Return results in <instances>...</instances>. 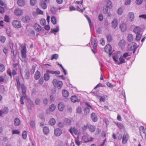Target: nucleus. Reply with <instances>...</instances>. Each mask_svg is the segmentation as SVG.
Listing matches in <instances>:
<instances>
[{
	"mask_svg": "<svg viewBox=\"0 0 146 146\" xmlns=\"http://www.w3.org/2000/svg\"><path fill=\"white\" fill-rule=\"evenodd\" d=\"M13 26L15 28L18 29L21 27V24L20 21L17 20H14L12 22Z\"/></svg>",
	"mask_w": 146,
	"mask_h": 146,
	"instance_id": "7",
	"label": "nucleus"
},
{
	"mask_svg": "<svg viewBox=\"0 0 146 146\" xmlns=\"http://www.w3.org/2000/svg\"><path fill=\"white\" fill-rule=\"evenodd\" d=\"M104 49L105 52L109 53V55H113L115 54V51H112L111 47L109 44H108L105 46Z\"/></svg>",
	"mask_w": 146,
	"mask_h": 146,
	"instance_id": "4",
	"label": "nucleus"
},
{
	"mask_svg": "<svg viewBox=\"0 0 146 146\" xmlns=\"http://www.w3.org/2000/svg\"><path fill=\"white\" fill-rule=\"evenodd\" d=\"M46 23V20L44 19H41L40 21V23L41 25H44Z\"/></svg>",
	"mask_w": 146,
	"mask_h": 146,
	"instance_id": "47",
	"label": "nucleus"
},
{
	"mask_svg": "<svg viewBox=\"0 0 146 146\" xmlns=\"http://www.w3.org/2000/svg\"><path fill=\"white\" fill-rule=\"evenodd\" d=\"M56 108V106L54 104H52L50 106L49 110L51 111H53L55 110Z\"/></svg>",
	"mask_w": 146,
	"mask_h": 146,
	"instance_id": "39",
	"label": "nucleus"
},
{
	"mask_svg": "<svg viewBox=\"0 0 146 146\" xmlns=\"http://www.w3.org/2000/svg\"><path fill=\"white\" fill-rule=\"evenodd\" d=\"M89 125L88 124L84 125L82 127V130L84 131L86 130L88 128V129Z\"/></svg>",
	"mask_w": 146,
	"mask_h": 146,
	"instance_id": "63",
	"label": "nucleus"
},
{
	"mask_svg": "<svg viewBox=\"0 0 146 146\" xmlns=\"http://www.w3.org/2000/svg\"><path fill=\"white\" fill-rule=\"evenodd\" d=\"M108 9L109 8L108 7H105V6L103 8V11L104 13L105 14L107 13Z\"/></svg>",
	"mask_w": 146,
	"mask_h": 146,
	"instance_id": "61",
	"label": "nucleus"
},
{
	"mask_svg": "<svg viewBox=\"0 0 146 146\" xmlns=\"http://www.w3.org/2000/svg\"><path fill=\"white\" fill-rule=\"evenodd\" d=\"M21 46L22 47V49L21 50V52L22 55H26V53L27 52L26 50V44H22Z\"/></svg>",
	"mask_w": 146,
	"mask_h": 146,
	"instance_id": "13",
	"label": "nucleus"
},
{
	"mask_svg": "<svg viewBox=\"0 0 146 146\" xmlns=\"http://www.w3.org/2000/svg\"><path fill=\"white\" fill-rule=\"evenodd\" d=\"M56 123V121L54 118L51 119L50 120V123L51 125H54Z\"/></svg>",
	"mask_w": 146,
	"mask_h": 146,
	"instance_id": "53",
	"label": "nucleus"
},
{
	"mask_svg": "<svg viewBox=\"0 0 146 146\" xmlns=\"http://www.w3.org/2000/svg\"><path fill=\"white\" fill-rule=\"evenodd\" d=\"M137 34L135 40L136 41H138L140 40L142 35L140 33H138Z\"/></svg>",
	"mask_w": 146,
	"mask_h": 146,
	"instance_id": "43",
	"label": "nucleus"
},
{
	"mask_svg": "<svg viewBox=\"0 0 146 146\" xmlns=\"http://www.w3.org/2000/svg\"><path fill=\"white\" fill-rule=\"evenodd\" d=\"M57 9L55 7H52L50 9V11L52 13H55L57 11Z\"/></svg>",
	"mask_w": 146,
	"mask_h": 146,
	"instance_id": "46",
	"label": "nucleus"
},
{
	"mask_svg": "<svg viewBox=\"0 0 146 146\" xmlns=\"http://www.w3.org/2000/svg\"><path fill=\"white\" fill-rule=\"evenodd\" d=\"M46 72L48 74H51L58 75L60 73V72L59 71H52L51 70H47Z\"/></svg>",
	"mask_w": 146,
	"mask_h": 146,
	"instance_id": "27",
	"label": "nucleus"
},
{
	"mask_svg": "<svg viewBox=\"0 0 146 146\" xmlns=\"http://www.w3.org/2000/svg\"><path fill=\"white\" fill-rule=\"evenodd\" d=\"M34 28L35 30L37 32H40L42 30L41 27L37 23H35L34 25Z\"/></svg>",
	"mask_w": 146,
	"mask_h": 146,
	"instance_id": "14",
	"label": "nucleus"
},
{
	"mask_svg": "<svg viewBox=\"0 0 146 146\" xmlns=\"http://www.w3.org/2000/svg\"><path fill=\"white\" fill-rule=\"evenodd\" d=\"M85 17H86V18L87 19L88 21V23H89V25H90V28H91V27L92 26V23L91 21V20H90V19L89 18V17L87 15H85Z\"/></svg>",
	"mask_w": 146,
	"mask_h": 146,
	"instance_id": "50",
	"label": "nucleus"
},
{
	"mask_svg": "<svg viewBox=\"0 0 146 146\" xmlns=\"http://www.w3.org/2000/svg\"><path fill=\"white\" fill-rule=\"evenodd\" d=\"M91 117L92 120L96 122L98 120V117L94 113H92L91 115Z\"/></svg>",
	"mask_w": 146,
	"mask_h": 146,
	"instance_id": "24",
	"label": "nucleus"
},
{
	"mask_svg": "<svg viewBox=\"0 0 146 146\" xmlns=\"http://www.w3.org/2000/svg\"><path fill=\"white\" fill-rule=\"evenodd\" d=\"M125 40L124 39L121 40L118 44L119 47L121 48V49H123L125 47Z\"/></svg>",
	"mask_w": 146,
	"mask_h": 146,
	"instance_id": "15",
	"label": "nucleus"
},
{
	"mask_svg": "<svg viewBox=\"0 0 146 146\" xmlns=\"http://www.w3.org/2000/svg\"><path fill=\"white\" fill-rule=\"evenodd\" d=\"M120 28L121 32H124L127 30V25L124 23L121 24L120 26Z\"/></svg>",
	"mask_w": 146,
	"mask_h": 146,
	"instance_id": "23",
	"label": "nucleus"
},
{
	"mask_svg": "<svg viewBox=\"0 0 146 146\" xmlns=\"http://www.w3.org/2000/svg\"><path fill=\"white\" fill-rule=\"evenodd\" d=\"M107 38L108 42H111L112 40V38L111 36L110 35H107Z\"/></svg>",
	"mask_w": 146,
	"mask_h": 146,
	"instance_id": "59",
	"label": "nucleus"
},
{
	"mask_svg": "<svg viewBox=\"0 0 146 146\" xmlns=\"http://www.w3.org/2000/svg\"><path fill=\"white\" fill-rule=\"evenodd\" d=\"M45 2L43 0H42L40 2V6L44 9H45L47 8V5Z\"/></svg>",
	"mask_w": 146,
	"mask_h": 146,
	"instance_id": "19",
	"label": "nucleus"
},
{
	"mask_svg": "<svg viewBox=\"0 0 146 146\" xmlns=\"http://www.w3.org/2000/svg\"><path fill=\"white\" fill-rule=\"evenodd\" d=\"M71 100L72 102H73L80 101V100L78 99L77 97L75 96H72L71 98Z\"/></svg>",
	"mask_w": 146,
	"mask_h": 146,
	"instance_id": "32",
	"label": "nucleus"
},
{
	"mask_svg": "<svg viewBox=\"0 0 146 146\" xmlns=\"http://www.w3.org/2000/svg\"><path fill=\"white\" fill-rule=\"evenodd\" d=\"M5 70V67L4 65L1 64H0V72H3Z\"/></svg>",
	"mask_w": 146,
	"mask_h": 146,
	"instance_id": "55",
	"label": "nucleus"
},
{
	"mask_svg": "<svg viewBox=\"0 0 146 146\" xmlns=\"http://www.w3.org/2000/svg\"><path fill=\"white\" fill-rule=\"evenodd\" d=\"M90 110L88 108H86L84 110V113L85 115H87L90 112Z\"/></svg>",
	"mask_w": 146,
	"mask_h": 146,
	"instance_id": "51",
	"label": "nucleus"
},
{
	"mask_svg": "<svg viewBox=\"0 0 146 146\" xmlns=\"http://www.w3.org/2000/svg\"><path fill=\"white\" fill-rule=\"evenodd\" d=\"M4 21L8 23L10 22V18L7 15H5L4 17Z\"/></svg>",
	"mask_w": 146,
	"mask_h": 146,
	"instance_id": "48",
	"label": "nucleus"
},
{
	"mask_svg": "<svg viewBox=\"0 0 146 146\" xmlns=\"http://www.w3.org/2000/svg\"><path fill=\"white\" fill-rule=\"evenodd\" d=\"M30 4L32 6L35 5L37 3L36 0H30Z\"/></svg>",
	"mask_w": 146,
	"mask_h": 146,
	"instance_id": "49",
	"label": "nucleus"
},
{
	"mask_svg": "<svg viewBox=\"0 0 146 146\" xmlns=\"http://www.w3.org/2000/svg\"><path fill=\"white\" fill-rule=\"evenodd\" d=\"M127 38V40L129 42H131L133 40V36L131 34H128Z\"/></svg>",
	"mask_w": 146,
	"mask_h": 146,
	"instance_id": "35",
	"label": "nucleus"
},
{
	"mask_svg": "<svg viewBox=\"0 0 146 146\" xmlns=\"http://www.w3.org/2000/svg\"><path fill=\"white\" fill-rule=\"evenodd\" d=\"M44 78L45 81H48L49 79L50 76L48 74L46 73L44 74Z\"/></svg>",
	"mask_w": 146,
	"mask_h": 146,
	"instance_id": "45",
	"label": "nucleus"
},
{
	"mask_svg": "<svg viewBox=\"0 0 146 146\" xmlns=\"http://www.w3.org/2000/svg\"><path fill=\"white\" fill-rule=\"evenodd\" d=\"M9 112V109L7 107H5L3 110H0V116L4 114H6Z\"/></svg>",
	"mask_w": 146,
	"mask_h": 146,
	"instance_id": "17",
	"label": "nucleus"
},
{
	"mask_svg": "<svg viewBox=\"0 0 146 146\" xmlns=\"http://www.w3.org/2000/svg\"><path fill=\"white\" fill-rule=\"evenodd\" d=\"M59 31V26H57L55 28L51 29L50 31L51 33H53L54 35H56V33L58 32Z\"/></svg>",
	"mask_w": 146,
	"mask_h": 146,
	"instance_id": "33",
	"label": "nucleus"
},
{
	"mask_svg": "<svg viewBox=\"0 0 146 146\" xmlns=\"http://www.w3.org/2000/svg\"><path fill=\"white\" fill-rule=\"evenodd\" d=\"M35 31L33 30L31 31L29 34V36L31 38H32L35 36Z\"/></svg>",
	"mask_w": 146,
	"mask_h": 146,
	"instance_id": "44",
	"label": "nucleus"
},
{
	"mask_svg": "<svg viewBox=\"0 0 146 146\" xmlns=\"http://www.w3.org/2000/svg\"><path fill=\"white\" fill-rule=\"evenodd\" d=\"M104 4L105 5V6L108 7L109 9H111L112 7V5L111 2L109 0H107L104 2Z\"/></svg>",
	"mask_w": 146,
	"mask_h": 146,
	"instance_id": "12",
	"label": "nucleus"
},
{
	"mask_svg": "<svg viewBox=\"0 0 146 146\" xmlns=\"http://www.w3.org/2000/svg\"><path fill=\"white\" fill-rule=\"evenodd\" d=\"M53 85L58 89L61 88L62 86V83L61 81H58L56 79H54L52 81Z\"/></svg>",
	"mask_w": 146,
	"mask_h": 146,
	"instance_id": "5",
	"label": "nucleus"
},
{
	"mask_svg": "<svg viewBox=\"0 0 146 146\" xmlns=\"http://www.w3.org/2000/svg\"><path fill=\"white\" fill-rule=\"evenodd\" d=\"M139 130L140 132H143V133H145V135H146V133L145 132V128L143 126H141L139 128Z\"/></svg>",
	"mask_w": 146,
	"mask_h": 146,
	"instance_id": "52",
	"label": "nucleus"
},
{
	"mask_svg": "<svg viewBox=\"0 0 146 146\" xmlns=\"http://www.w3.org/2000/svg\"><path fill=\"white\" fill-rule=\"evenodd\" d=\"M123 9L122 7L119 8L117 10V13L119 15H121L123 11Z\"/></svg>",
	"mask_w": 146,
	"mask_h": 146,
	"instance_id": "41",
	"label": "nucleus"
},
{
	"mask_svg": "<svg viewBox=\"0 0 146 146\" xmlns=\"http://www.w3.org/2000/svg\"><path fill=\"white\" fill-rule=\"evenodd\" d=\"M9 46L10 48L11 49V54H13V55H17V50H14L13 49L14 46L13 43L11 42H10Z\"/></svg>",
	"mask_w": 146,
	"mask_h": 146,
	"instance_id": "10",
	"label": "nucleus"
},
{
	"mask_svg": "<svg viewBox=\"0 0 146 146\" xmlns=\"http://www.w3.org/2000/svg\"><path fill=\"white\" fill-rule=\"evenodd\" d=\"M35 102L36 104L39 105L40 104L41 101L40 99L39 98H36L35 100Z\"/></svg>",
	"mask_w": 146,
	"mask_h": 146,
	"instance_id": "60",
	"label": "nucleus"
},
{
	"mask_svg": "<svg viewBox=\"0 0 146 146\" xmlns=\"http://www.w3.org/2000/svg\"><path fill=\"white\" fill-rule=\"evenodd\" d=\"M62 133V130L59 129L57 128L54 130V134L56 136H60Z\"/></svg>",
	"mask_w": 146,
	"mask_h": 146,
	"instance_id": "16",
	"label": "nucleus"
},
{
	"mask_svg": "<svg viewBox=\"0 0 146 146\" xmlns=\"http://www.w3.org/2000/svg\"><path fill=\"white\" fill-rule=\"evenodd\" d=\"M51 21L54 24H56V19L55 17H52L51 18Z\"/></svg>",
	"mask_w": 146,
	"mask_h": 146,
	"instance_id": "54",
	"label": "nucleus"
},
{
	"mask_svg": "<svg viewBox=\"0 0 146 146\" xmlns=\"http://www.w3.org/2000/svg\"><path fill=\"white\" fill-rule=\"evenodd\" d=\"M82 112V110L81 107H78L76 109V112L77 113L80 114Z\"/></svg>",
	"mask_w": 146,
	"mask_h": 146,
	"instance_id": "56",
	"label": "nucleus"
},
{
	"mask_svg": "<svg viewBox=\"0 0 146 146\" xmlns=\"http://www.w3.org/2000/svg\"><path fill=\"white\" fill-rule=\"evenodd\" d=\"M30 19V18L29 16L26 15L22 17V21L23 23H25L29 21Z\"/></svg>",
	"mask_w": 146,
	"mask_h": 146,
	"instance_id": "30",
	"label": "nucleus"
},
{
	"mask_svg": "<svg viewBox=\"0 0 146 146\" xmlns=\"http://www.w3.org/2000/svg\"><path fill=\"white\" fill-rule=\"evenodd\" d=\"M129 138V135L127 133H124L122 137V143L123 144L126 143Z\"/></svg>",
	"mask_w": 146,
	"mask_h": 146,
	"instance_id": "9",
	"label": "nucleus"
},
{
	"mask_svg": "<svg viewBox=\"0 0 146 146\" xmlns=\"http://www.w3.org/2000/svg\"><path fill=\"white\" fill-rule=\"evenodd\" d=\"M128 17L129 21H132L134 18V13L132 12L129 13L128 14Z\"/></svg>",
	"mask_w": 146,
	"mask_h": 146,
	"instance_id": "34",
	"label": "nucleus"
},
{
	"mask_svg": "<svg viewBox=\"0 0 146 146\" xmlns=\"http://www.w3.org/2000/svg\"><path fill=\"white\" fill-rule=\"evenodd\" d=\"M21 75L24 79H28L29 77V73L27 70H26L25 72L24 73L21 74Z\"/></svg>",
	"mask_w": 146,
	"mask_h": 146,
	"instance_id": "21",
	"label": "nucleus"
},
{
	"mask_svg": "<svg viewBox=\"0 0 146 146\" xmlns=\"http://www.w3.org/2000/svg\"><path fill=\"white\" fill-rule=\"evenodd\" d=\"M65 107V105L62 102H60L58 105V108L59 110L60 111H62Z\"/></svg>",
	"mask_w": 146,
	"mask_h": 146,
	"instance_id": "22",
	"label": "nucleus"
},
{
	"mask_svg": "<svg viewBox=\"0 0 146 146\" xmlns=\"http://www.w3.org/2000/svg\"><path fill=\"white\" fill-rule=\"evenodd\" d=\"M22 136L23 138L25 139L27 137V133L26 131H24L22 134Z\"/></svg>",
	"mask_w": 146,
	"mask_h": 146,
	"instance_id": "62",
	"label": "nucleus"
},
{
	"mask_svg": "<svg viewBox=\"0 0 146 146\" xmlns=\"http://www.w3.org/2000/svg\"><path fill=\"white\" fill-rule=\"evenodd\" d=\"M41 74L40 72L37 70L35 72L34 76L35 79L36 80H38L40 77Z\"/></svg>",
	"mask_w": 146,
	"mask_h": 146,
	"instance_id": "26",
	"label": "nucleus"
},
{
	"mask_svg": "<svg viewBox=\"0 0 146 146\" xmlns=\"http://www.w3.org/2000/svg\"><path fill=\"white\" fill-rule=\"evenodd\" d=\"M129 55H123L119 58L118 55H114L113 57V59L115 62L117 63L118 65L121 64L125 62V58Z\"/></svg>",
	"mask_w": 146,
	"mask_h": 146,
	"instance_id": "1",
	"label": "nucleus"
},
{
	"mask_svg": "<svg viewBox=\"0 0 146 146\" xmlns=\"http://www.w3.org/2000/svg\"><path fill=\"white\" fill-rule=\"evenodd\" d=\"M64 124L66 125H69L71 123V121L70 119L65 118L64 119Z\"/></svg>",
	"mask_w": 146,
	"mask_h": 146,
	"instance_id": "37",
	"label": "nucleus"
},
{
	"mask_svg": "<svg viewBox=\"0 0 146 146\" xmlns=\"http://www.w3.org/2000/svg\"><path fill=\"white\" fill-rule=\"evenodd\" d=\"M103 15L100 13L99 14L98 16V19L100 21H102L103 19Z\"/></svg>",
	"mask_w": 146,
	"mask_h": 146,
	"instance_id": "64",
	"label": "nucleus"
},
{
	"mask_svg": "<svg viewBox=\"0 0 146 146\" xmlns=\"http://www.w3.org/2000/svg\"><path fill=\"white\" fill-rule=\"evenodd\" d=\"M83 140L85 142H87L90 141H92L93 139L87 136L84 135L82 137Z\"/></svg>",
	"mask_w": 146,
	"mask_h": 146,
	"instance_id": "11",
	"label": "nucleus"
},
{
	"mask_svg": "<svg viewBox=\"0 0 146 146\" xmlns=\"http://www.w3.org/2000/svg\"><path fill=\"white\" fill-rule=\"evenodd\" d=\"M19 57L22 62L25 61L27 59V55H19Z\"/></svg>",
	"mask_w": 146,
	"mask_h": 146,
	"instance_id": "40",
	"label": "nucleus"
},
{
	"mask_svg": "<svg viewBox=\"0 0 146 146\" xmlns=\"http://www.w3.org/2000/svg\"><path fill=\"white\" fill-rule=\"evenodd\" d=\"M62 94L64 97L67 98L69 96V93L67 90L64 89L62 91Z\"/></svg>",
	"mask_w": 146,
	"mask_h": 146,
	"instance_id": "31",
	"label": "nucleus"
},
{
	"mask_svg": "<svg viewBox=\"0 0 146 146\" xmlns=\"http://www.w3.org/2000/svg\"><path fill=\"white\" fill-rule=\"evenodd\" d=\"M36 12L39 15H42L43 14V12L39 8H38L36 9Z\"/></svg>",
	"mask_w": 146,
	"mask_h": 146,
	"instance_id": "58",
	"label": "nucleus"
},
{
	"mask_svg": "<svg viewBox=\"0 0 146 146\" xmlns=\"http://www.w3.org/2000/svg\"><path fill=\"white\" fill-rule=\"evenodd\" d=\"M141 30V28L140 27L137 26L134 28L133 32L136 34H138L140 33Z\"/></svg>",
	"mask_w": 146,
	"mask_h": 146,
	"instance_id": "20",
	"label": "nucleus"
},
{
	"mask_svg": "<svg viewBox=\"0 0 146 146\" xmlns=\"http://www.w3.org/2000/svg\"><path fill=\"white\" fill-rule=\"evenodd\" d=\"M43 131L44 133L46 135L48 134L49 132L48 128L46 127H45L43 128Z\"/></svg>",
	"mask_w": 146,
	"mask_h": 146,
	"instance_id": "38",
	"label": "nucleus"
},
{
	"mask_svg": "<svg viewBox=\"0 0 146 146\" xmlns=\"http://www.w3.org/2000/svg\"><path fill=\"white\" fill-rule=\"evenodd\" d=\"M0 40L1 42L3 43H4L6 40L5 37L3 36H1L0 38Z\"/></svg>",
	"mask_w": 146,
	"mask_h": 146,
	"instance_id": "57",
	"label": "nucleus"
},
{
	"mask_svg": "<svg viewBox=\"0 0 146 146\" xmlns=\"http://www.w3.org/2000/svg\"><path fill=\"white\" fill-rule=\"evenodd\" d=\"M21 88L22 89V93L23 96L21 97L20 101L21 103L22 104H24V99H26L27 98V96L26 95V89L25 85L23 84L21 85Z\"/></svg>",
	"mask_w": 146,
	"mask_h": 146,
	"instance_id": "3",
	"label": "nucleus"
},
{
	"mask_svg": "<svg viewBox=\"0 0 146 146\" xmlns=\"http://www.w3.org/2000/svg\"><path fill=\"white\" fill-rule=\"evenodd\" d=\"M96 129V127L94 125H89L88 129L90 132L92 133L94 132Z\"/></svg>",
	"mask_w": 146,
	"mask_h": 146,
	"instance_id": "29",
	"label": "nucleus"
},
{
	"mask_svg": "<svg viewBox=\"0 0 146 146\" xmlns=\"http://www.w3.org/2000/svg\"><path fill=\"white\" fill-rule=\"evenodd\" d=\"M91 45H92L94 49H92V51L93 52V53L94 54H96V51L95 50L96 49L97 46V43L96 42V41L95 39L94 38L92 37V36L91 37Z\"/></svg>",
	"mask_w": 146,
	"mask_h": 146,
	"instance_id": "6",
	"label": "nucleus"
},
{
	"mask_svg": "<svg viewBox=\"0 0 146 146\" xmlns=\"http://www.w3.org/2000/svg\"><path fill=\"white\" fill-rule=\"evenodd\" d=\"M117 126L120 129H121L124 127L123 125L121 123H115Z\"/></svg>",
	"mask_w": 146,
	"mask_h": 146,
	"instance_id": "42",
	"label": "nucleus"
},
{
	"mask_svg": "<svg viewBox=\"0 0 146 146\" xmlns=\"http://www.w3.org/2000/svg\"><path fill=\"white\" fill-rule=\"evenodd\" d=\"M118 25V21L115 18L111 22V25L112 27L114 29H115L116 28Z\"/></svg>",
	"mask_w": 146,
	"mask_h": 146,
	"instance_id": "18",
	"label": "nucleus"
},
{
	"mask_svg": "<svg viewBox=\"0 0 146 146\" xmlns=\"http://www.w3.org/2000/svg\"><path fill=\"white\" fill-rule=\"evenodd\" d=\"M137 47L136 43L134 42H132L128 45V50L131 51V54H134Z\"/></svg>",
	"mask_w": 146,
	"mask_h": 146,
	"instance_id": "2",
	"label": "nucleus"
},
{
	"mask_svg": "<svg viewBox=\"0 0 146 146\" xmlns=\"http://www.w3.org/2000/svg\"><path fill=\"white\" fill-rule=\"evenodd\" d=\"M21 123V121L18 118H16L14 120V124L16 126H19Z\"/></svg>",
	"mask_w": 146,
	"mask_h": 146,
	"instance_id": "36",
	"label": "nucleus"
},
{
	"mask_svg": "<svg viewBox=\"0 0 146 146\" xmlns=\"http://www.w3.org/2000/svg\"><path fill=\"white\" fill-rule=\"evenodd\" d=\"M69 131L72 135L74 134L77 135L78 133L77 129L75 127H74L72 129V127L70 128Z\"/></svg>",
	"mask_w": 146,
	"mask_h": 146,
	"instance_id": "25",
	"label": "nucleus"
},
{
	"mask_svg": "<svg viewBox=\"0 0 146 146\" xmlns=\"http://www.w3.org/2000/svg\"><path fill=\"white\" fill-rule=\"evenodd\" d=\"M17 3L19 6L23 7L25 5V2L24 0H18Z\"/></svg>",
	"mask_w": 146,
	"mask_h": 146,
	"instance_id": "28",
	"label": "nucleus"
},
{
	"mask_svg": "<svg viewBox=\"0 0 146 146\" xmlns=\"http://www.w3.org/2000/svg\"><path fill=\"white\" fill-rule=\"evenodd\" d=\"M14 13L18 17H19L22 15L23 11L19 8H17L15 10Z\"/></svg>",
	"mask_w": 146,
	"mask_h": 146,
	"instance_id": "8",
	"label": "nucleus"
}]
</instances>
